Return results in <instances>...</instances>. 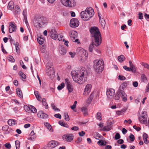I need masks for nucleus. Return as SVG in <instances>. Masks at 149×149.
I'll return each mask as SVG.
<instances>
[{
    "mask_svg": "<svg viewBox=\"0 0 149 149\" xmlns=\"http://www.w3.org/2000/svg\"><path fill=\"white\" fill-rule=\"evenodd\" d=\"M90 31L91 36L94 39V41L90 45L89 47V52H91L93 51L94 45L96 46H99L101 43L102 39L100 32L97 27L93 26L91 27Z\"/></svg>",
    "mask_w": 149,
    "mask_h": 149,
    "instance_id": "obj_1",
    "label": "nucleus"
},
{
    "mask_svg": "<svg viewBox=\"0 0 149 149\" xmlns=\"http://www.w3.org/2000/svg\"><path fill=\"white\" fill-rule=\"evenodd\" d=\"M87 72L85 68L76 70L73 73L72 76L73 80L79 84L84 83L86 80Z\"/></svg>",
    "mask_w": 149,
    "mask_h": 149,
    "instance_id": "obj_2",
    "label": "nucleus"
},
{
    "mask_svg": "<svg viewBox=\"0 0 149 149\" xmlns=\"http://www.w3.org/2000/svg\"><path fill=\"white\" fill-rule=\"evenodd\" d=\"M94 14L93 9L91 7L87 8L84 11H82L80 14L81 17L84 20H88Z\"/></svg>",
    "mask_w": 149,
    "mask_h": 149,
    "instance_id": "obj_3",
    "label": "nucleus"
},
{
    "mask_svg": "<svg viewBox=\"0 0 149 149\" xmlns=\"http://www.w3.org/2000/svg\"><path fill=\"white\" fill-rule=\"evenodd\" d=\"M104 67L103 60L101 59L96 60L94 62V68L95 71L97 73H100L103 70Z\"/></svg>",
    "mask_w": 149,
    "mask_h": 149,
    "instance_id": "obj_4",
    "label": "nucleus"
},
{
    "mask_svg": "<svg viewBox=\"0 0 149 149\" xmlns=\"http://www.w3.org/2000/svg\"><path fill=\"white\" fill-rule=\"evenodd\" d=\"M45 23V21L43 17L35 18L33 21V24L36 27H41Z\"/></svg>",
    "mask_w": 149,
    "mask_h": 149,
    "instance_id": "obj_5",
    "label": "nucleus"
},
{
    "mask_svg": "<svg viewBox=\"0 0 149 149\" xmlns=\"http://www.w3.org/2000/svg\"><path fill=\"white\" fill-rule=\"evenodd\" d=\"M77 52L79 56L81 58V60L83 61L86 60L88 56V53L86 51L82 48H79L78 49Z\"/></svg>",
    "mask_w": 149,
    "mask_h": 149,
    "instance_id": "obj_6",
    "label": "nucleus"
},
{
    "mask_svg": "<svg viewBox=\"0 0 149 149\" xmlns=\"http://www.w3.org/2000/svg\"><path fill=\"white\" fill-rule=\"evenodd\" d=\"M62 4L65 7L71 8L75 6V0H60Z\"/></svg>",
    "mask_w": 149,
    "mask_h": 149,
    "instance_id": "obj_7",
    "label": "nucleus"
},
{
    "mask_svg": "<svg viewBox=\"0 0 149 149\" xmlns=\"http://www.w3.org/2000/svg\"><path fill=\"white\" fill-rule=\"evenodd\" d=\"M53 63L51 61H49L47 64L46 72L48 74L49 76L53 75L54 73V71L53 69Z\"/></svg>",
    "mask_w": 149,
    "mask_h": 149,
    "instance_id": "obj_8",
    "label": "nucleus"
},
{
    "mask_svg": "<svg viewBox=\"0 0 149 149\" xmlns=\"http://www.w3.org/2000/svg\"><path fill=\"white\" fill-rule=\"evenodd\" d=\"M49 31L51 33V37L52 38L55 40L58 39L59 41L62 40L63 36L60 35H57V32L54 29H52Z\"/></svg>",
    "mask_w": 149,
    "mask_h": 149,
    "instance_id": "obj_9",
    "label": "nucleus"
},
{
    "mask_svg": "<svg viewBox=\"0 0 149 149\" xmlns=\"http://www.w3.org/2000/svg\"><path fill=\"white\" fill-rule=\"evenodd\" d=\"M139 120L141 123L146 124L147 123V112L143 111L141 116L139 118Z\"/></svg>",
    "mask_w": 149,
    "mask_h": 149,
    "instance_id": "obj_10",
    "label": "nucleus"
},
{
    "mask_svg": "<svg viewBox=\"0 0 149 149\" xmlns=\"http://www.w3.org/2000/svg\"><path fill=\"white\" fill-rule=\"evenodd\" d=\"M79 20L76 18H72L70 20V25L73 28L77 27L79 25Z\"/></svg>",
    "mask_w": 149,
    "mask_h": 149,
    "instance_id": "obj_11",
    "label": "nucleus"
},
{
    "mask_svg": "<svg viewBox=\"0 0 149 149\" xmlns=\"http://www.w3.org/2000/svg\"><path fill=\"white\" fill-rule=\"evenodd\" d=\"M65 83L69 93L72 92L73 90V87L68 79H65Z\"/></svg>",
    "mask_w": 149,
    "mask_h": 149,
    "instance_id": "obj_12",
    "label": "nucleus"
},
{
    "mask_svg": "<svg viewBox=\"0 0 149 149\" xmlns=\"http://www.w3.org/2000/svg\"><path fill=\"white\" fill-rule=\"evenodd\" d=\"M115 93V90L112 88L108 89L106 91V94L108 97L109 98H111L114 95Z\"/></svg>",
    "mask_w": 149,
    "mask_h": 149,
    "instance_id": "obj_13",
    "label": "nucleus"
},
{
    "mask_svg": "<svg viewBox=\"0 0 149 149\" xmlns=\"http://www.w3.org/2000/svg\"><path fill=\"white\" fill-rule=\"evenodd\" d=\"M63 138L64 140L68 142H71L73 139V136L72 134H67L63 135Z\"/></svg>",
    "mask_w": 149,
    "mask_h": 149,
    "instance_id": "obj_14",
    "label": "nucleus"
},
{
    "mask_svg": "<svg viewBox=\"0 0 149 149\" xmlns=\"http://www.w3.org/2000/svg\"><path fill=\"white\" fill-rule=\"evenodd\" d=\"M92 86L91 84H87L86 86L84 89L83 95L85 96L88 95L90 92L91 90Z\"/></svg>",
    "mask_w": 149,
    "mask_h": 149,
    "instance_id": "obj_15",
    "label": "nucleus"
},
{
    "mask_svg": "<svg viewBox=\"0 0 149 149\" xmlns=\"http://www.w3.org/2000/svg\"><path fill=\"white\" fill-rule=\"evenodd\" d=\"M9 32L10 33H12L13 32L16 31L17 26L15 24L11 22L9 24Z\"/></svg>",
    "mask_w": 149,
    "mask_h": 149,
    "instance_id": "obj_16",
    "label": "nucleus"
},
{
    "mask_svg": "<svg viewBox=\"0 0 149 149\" xmlns=\"http://www.w3.org/2000/svg\"><path fill=\"white\" fill-rule=\"evenodd\" d=\"M37 115L39 118H42L45 119L47 118L48 117V115L44 113L42 111H39Z\"/></svg>",
    "mask_w": 149,
    "mask_h": 149,
    "instance_id": "obj_17",
    "label": "nucleus"
},
{
    "mask_svg": "<svg viewBox=\"0 0 149 149\" xmlns=\"http://www.w3.org/2000/svg\"><path fill=\"white\" fill-rule=\"evenodd\" d=\"M58 145V142L52 140L50 141L48 144V146L51 148H55Z\"/></svg>",
    "mask_w": 149,
    "mask_h": 149,
    "instance_id": "obj_18",
    "label": "nucleus"
},
{
    "mask_svg": "<svg viewBox=\"0 0 149 149\" xmlns=\"http://www.w3.org/2000/svg\"><path fill=\"white\" fill-rule=\"evenodd\" d=\"M16 92L17 95L20 98L23 97V95L22 91L19 88H17L16 89Z\"/></svg>",
    "mask_w": 149,
    "mask_h": 149,
    "instance_id": "obj_19",
    "label": "nucleus"
},
{
    "mask_svg": "<svg viewBox=\"0 0 149 149\" xmlns=\"http://www.w3.org/2000/svg\"><path fill=\"white\" fill-rule=\"evenodd\" d=\"M14 8V2L13 1H10L8 3V9L12 10Z\"/></svg>",
    "mask_w": 149,
    "mask_h": 149,
    "instance_id": "obj_20",
    "label": "nucleus"
},
{
    "mask_svg": "<svg viewBox=\"0 0 149 149\" xmlns=\"http://www.w3.org/2000/svg\"><path fill=\"white\" fill-rule=\"evenodd\" d=\"M148 135L146 133H144L143 135V139L144 143L146 144H147L149 143V141L147 140Z\"/></svg>",
    "mask_w": 149,
    "mask_h": 149,
    "instance_id": "obj_21",
    "label": "nucleus"
},
{
    "mask_svg": "<svg viewBox=\"0 0 149 149\" xmlns=\"http://www.w3.org/2000/svg\"><path fill=\"white\" fill-rule=\"evenodd\" d=\"M59 52L61 55H64L66 52V49L62 46H61L59 48Z\"/></svg>",
    "mask_w": 149,
    "mask_h": 149,
    "instance_id": "obj_22",
    "label": "nucleus"
},
{
    "mask_svg": "<svg viewBox=\"0 0 149 149\" xmlns=\"http://www.w3.org/2000/svg\"><path fill=\"white\" fill-rule=\"evenodd\" d=\"M45 125L46 126L47 129L50 132H53V130H52V127L49 123L45 122L44 123Z\"/></svg>",
    "mask_w": 149,
    "mask_h": 149,
    "instance_id": "obj_23",
    "label": "nucleus"
},
{
    "mask_svg": "<svg viewBox=\"0 0 149 149\" xmlns=\"http://www.w3.org/2000/svg\"><path fill=\"white\" fill-rule=\"evenodd\" d=\"M8 123L9 125L12 126L16 124V121L15 120L12 119H10L8 121Z\"/></svg>",
    "mask_w": 149,
    "mask_h": 149,
    "instance_id": "obj_24",
    "label": "nucleus"
},
{
    "mask_svg": "<svg viewBox=\"0 0 149 149\" xmlns=\"http://www.w3.org/2000/svg\"><path fill=\"white\" fill-rule=\"evenodd\" d=\"M81 111L84 116L88 115V109L86 107H82L81 108Z\"/></svg>",
    "mask_w": 149,
    "mask_h": 149,
    "instance_id": "obj_25",
    "label": "nucleus"
},
{
    "mask_svg": "<svg viewBox=\"0 0 149 149\" xmlns=\"http://www.w3.org/2000/svg\"><path fill=\"white\" fill-rule=\"evenodd\" d=\"M118 59L120 62L122 63L125 60V58L123 55H121L118 57Z\"/></svg>",
    "mask_w": 149,
    "mask_h": 149,
    "instance_id": "obj_26",
    "label": "nucleus"
},
{
    "mask_svg": "<svg viewBox=\"0 0 149 149\" xmlns=\"http://www.w3.org/2000/svg\"><path fill=\"white\" fill-rule=\"evenodd\" d=\"M112 126L111 125L104 126L103 128V130L104 131H109L111 129Z\"/></svg>",
    "mask_w": 149,
    "mask_h": 149,
    "instance_id": "obj_27",
    "label": "nucleus"
},
{
    "mask_svg": "<svg viewBox=\"0 0 149 149\" xmlns=\"http://www.w3.org/2000/svg\"><path fill=\"white\" fill-rule=\"evenodd\" d=\"M129 65L130 67L132 68L134 71L135 72H136V69L135 67L131 61L130 60L129 61Z\"/></svg>",
    "mask_w": 149,
    "mask_h": 149,
    "instance_id": "obj_28",
    "label": "nucleus"
},
{
    "mask_svg": "<svg viewBox=\"0 0 149 149\" xmlns=\"http://www.w3.org/2000/svg\"><path fill=\"white\" fill-rule=\"evenodd\" d=\"M123 68L124 69L127 71H131L134 73H135L136 72L134 71L133 70L132 68H131L130 67H127L126 65H124L123 67Z\"/></svg>",
    "mask_w": 149,
    "mask_h": 149,
    "instance_id": "obj_29",
    "label": "nucleus"
},
{
    "mask_svg": "<svg viewBox=\"0 0 149 149\" xmlns=\"http://www.w3.org/2000/svg\"><path fill=\"white\" fill-rule=\"evenodd\" d=\"M30 109V112H31L33 113H36L37 112V109L33 106L30 105L29 106Z\"/></svg>",
    "mask_w": 149,
    "mask_h": 149,
    "instance_id": "obj_30",
    "label": "nucleus"
},
{
    "mask_svg": "<svg viewBox=\"0 0 149 149\" xmlns=\"http://www.w3.org/2000/svg\"><path fill=\"white\" fill-rule=\"evenodd\" d=\"M100 22L102 26L104 28L106 24L105 21L104 19L103 18L100 20Z\"/></svg>",
    "mask_w": 149,
    "mask_h": 149,
    "instance_id": "obj_31",
    "label": "nucleus"
},
{
    "mask_svg": "<svg viewBox=\"0 0 149 149\" xmlns=\"http://www.w3.org/2000/svg\"><path fill=\"white\" fill-rule=\"evenodd\" d=\"M96 117L97 120H101L102 118L101 113L100 112H98L96 115Z\"/></svg>",
    "mask_w": 149,
    "mask_h": 149,
    "instance_id": "obj_32",
    "label": "nucleus"
},
{
    "mask_svg": "<svg viewBox=\"0 0 149 149\" xmlns=\"http://www.w3.org/2000/svg\"><path fill=\"white\" fill-rule=\"evenodd\" d=\"M42 102L43 105L45 106V108L46 109H48V106L46 102V99L45 98L43 99L42 100Z\"/></svg>",
    "mask_w": 149,
    "mask_h": 149,
    "instance_id": "obj_33",
    "label": "nucleus"
},
{
    "mask_svg": "<svg viewBox=\"0 0 149 149\" xmlns=\"http://www.w3.org/2000/svg\"><path fill=\"white\" fill-rule=\"evenodd\" d=\"M59 123L60 125L65 127H68V125L64 121H60L59 122Z\"/></svg>",
    "mask_w": 149,
    "mask_h": 149,
    "instance_id": "obj_34",
    "label": "nucleus"
},
{
    "mask_svg": "<svg viewBox=\"0 0 149 149\" xmlns=\"http://www.w3.org/2000/svg\"><path fill=\"white\" fill-rule=\"evenodd\" d=\"M141 65L144 68L149 70V65L148 63L146 62H142Z\"/></svg>",
    "mask_w": 149,
    "mask_h": 149,
    "instance_id": "obj_35",
    "label": "nucleus"
},
{
    "mask_svg": "<svg viewBox=\"0 0 149 149\" xmlns=\"http://www.w3.org/2000/svg\"><path fill=\"white\" fill-rule=\"evenodd\" d=\"M37 40L39 44L41 45L43 43L44 41V39L40 37H39L38 38Z\"/></svg>",
    "mask_w": 149,
    "mask_h": 149,
    "instance_id": "obj_36",
    "label": "nucleus"
},
{
    "mask_svg": "<svg viewBox=\"0 0 149 149\" xmlns=\"http://www.w3.org/2000/svg\"><path fill=\"white\" fill-rule=\"evenodd\" d=\"M127 84L126 82H124L122 83L120 86L119 89H124L127 86Z\"/></svg>",
    "mask_w": 149,
    "mask_h": 149,
    "instance_id": "obj_37",
    "label": "nucleus"
},
{
    "mask_svg": "<svg viewBox=\"0 0 149 149\" xmlns=\"http://www.w3.org/2000/svg\"><path fill=\"white\" fill-rule=\"evenodd\" d=\"M51 107L55 111H59L60 110L56 107L55 106L54 103H52L51 104Z\"/></svg>",
    "mask_w": 149,
    "mask_h": 149,
    "instance_id": "obj_38",
    "label": "nucleus"
},
{
    "mask_svg": "<svg viewBox=\"0 0 149 149\" xmlns=\"http://www.w3.org/2000/svg\"><path fill=\"white\" fill-rule=\"evenodd\" d=\"M118 93H119L121 97H122L123 96H124L126 94L123 90L120 89H119L118 90Z\"/></svg>",
    "mask_w": 149,
    "mask_h": 149,
    "instance_id": "obj_39",
    "label": "nucleus"
},
{
    "mask_svg": "<svg viewBox=\"0 0 149 149\" xmlns=\"http://www.w3.org/2000/svg\"><path fill=\"white\" fill-rule=\"evenodd\" d=\"M141 78L143 82H145L147 81V78L144 74H142L141 75Z\"/></svg>",
    "mask_w": 149,
    "mask_h": 149,
    "instance_id": "obj_40",
    "label": "nucleus"
},
{
    "mask_svg": "<svg viewBox=\"0 0 149 149\" xmlns=\"http://www.w3.org/2000/svg\"><path fill=\"white\" fill-rule=\"evenodd\" d=\"M120 94L119 93H118V91L116 93L115 96L114 97V98L115 100H119L120 99Z\"/></svg>",
    "mask_w": 149,
    "mask_h": 149,
    "instance_id": "obj_41",
    "label": "nucleus"
},
{
    "mask_svg": "<svg viewBox=\"0 0 149 149\" xmlns=\"http://www.w3.org/2000/svg\"><path fill=\"white\" fill-rule=\"evenodd\" d=\"M16 148V149H19L20 146V143L18 140H16L15 141Z\"/></svg>",
    "mask_w": 149,
    "mask_h": 149,
    "instance_id": "obj_42",
    "label": "nucleus"
},
{
    "mask_svg": "<svg viewBox=\"0 0 149 149\" xmlns=\"http://www.w3.org/2000/svg\"><path fill=\"white\" fill-rule=\"evenodd\" d=\"M65 86V84L63 82L60 85L58 86L57 89L59 90H61Z\"/></svg>",
    "mask_w": 149,
    "mask_h": 149,
    "instance_id": "obj_43",
    "label": "nucleus"
},
{
    "mask_svg": "<svg viewBox=\"0 0 149 149\" xmlns=\"http://www.w3.org/2000/svg\"><path fill=\"white\" fill-rule=\"evenodd\" d=\"M65 120L66 121H68L70 120V118L69 115L67 112H65L64 113Z\"/></svg>",
    "mask_w": 149,
    "mask_h": 149,
    "instance_id": "obj_44",
    "label": "nucleus"
},
{
    "mask_svg": "<svg viewBox=\"0 0 149 149\" xmlns=\"http://www.w3.org/2000/svg\"><path fill=\"white\" fill-rule=\"evenodd\" d=\"M19 74L20 77L24 79H25L26 78V75L22 71H19Z\"/></svg>",
    "mask_w": 149,
    "mask_h": 149,
    "instance_id": "obj_45",
    "label": "nucleus"
},
{
    "mask_svg": "<svg viewBox=\"0 0 149 149\" xmlns=\"http://www.w3.org/2000/svg\"><path fill=\"white\" fill-rule=\"evenodd\" d=\"M16 13L17 14H19L20 12V9L19 6L18 5H16L15 6Z\"/></svg>",
    "mask_w": 149,
    "mask_h": 149,
    "instance_id": "obj_46",
    "label": "nucleus"
},
{
    "mask_svg": "<svg viewBox=\"0 0 149 149\" xmlns=\"http://www.w3.org/2000/svg\"><path fill=\"white\" fill-rule=\"evenodd\" d=\"M129 137L131 141L133 142L134 141L135 139V137L134 136L133 134H130L129 136Z\"/></svg>",
    "mask_w": 149,
    "mask_h": 149,
    "instance_id": "obj_47",
    "label": "nucleus"
},
{
    "mask_svg": "<svg viewBox=\"0 0 149 149\" xmlns=\"http://www.w3.org/2000/svg\"><path fill=\"white\" fill-rule=\"evenodd\" d=\"M15 45L16 51L17 52H19V45L18 42H16Z\"/></svg>",
    "mask_w": 149,
    "mask_h": 149,
    "instance_id": "obj_48",
    "label": "nucleus"
},
{
    "mask_svg": "<svg viewBox=\"0 0 149 149\" xmlns=\"http://www.w3.org/2000/svg\"><path fill=\"white\" fill-rule=\"evenodd\" d=\"M69 34H70V36H72L73 37L74 36H75L74 35H77V32H76L75 31H73L70 32L69 33Z\"/></svg>",
    "mask_w": 149,
    "mask_h": 149,
    "instance_id": "obj_49",
    "label": "nucleus"
},
{
    "mask_svg": "<svg viewBox=\"0 0 149 149\" xmlns=\"http://www.w3.org/2000/svg\"><path fill=\"white\" fill-rule=\"evenodd\" d=\"M120 138V136L118 133H117L115 136V138L116 139H118Z\"/></svg>",
    "mask_w": 149,
    "mask_h": 149,
    "instance_id": "obj_50",
    "label": "nucleus"
},
{
    "mask_svg": "<svg viewBox=\"0 0 149 149\" xmlns=\"http://www.w3.org/2000/svg\"><path fill=\"white\" fill-rule=\"evenodd\" d=\"M77 103V102L76 101H75L74 102L73 104L71 106L70 108L73 110L76 107V106Z\"/></svg>",
    "mask_w": 149,
    "mask_h": 149,
    "instance_id": "obj_51",
    "label": "nucleus"
},
{
    "mask_svg": "<svg viewBox=\"0 0 149 149\" xmlns=\"http://www.w3.org/2000/svg\"><path fill=\"white\" fill-rule=\"evenodd\" d=\"M24 108L26 111L29 112H30L29 106L28 107L27 106H24Z\"/></svg>",
    "mask_w": 149,
    "mask_h": 149,
    "instance_id": "obj_52",
    "label": "nucleus"
},
{
    "mask_svg": "<svg viewBox=\"0 0 149 149\" xmlns=\"http://www.w3.org/2000/svg\"><path fill=\"white\" fill-rule=\"evenodd\" d=\"M5 146L8 148L10 149L11 148V146L10 143H7L4 145Z\"/></svg>",
    "mask_w": 149,
    "mask_h": 149,
    "instance_id": "obj_53",
    "label": "nucleus"
},
{
    "mask_svg": "<svg viewBox=\"0 0 149 149\" xmlns=\"http://www.w3.org/2000/svg\"><path fill=\"white\" fill-rule=\"evenodd\" d=\"M101 137V135L98 133H97L95 135V138L97 139H99Z\"/></svg>",
    "mask_w": 149,
    "mask_h": 149,
    "instance_id": "obj_54",
    "label": "nucleus"
},
{
    "mask_svg": "<svg viewBox=\"0 0 149 149\" xmlns=\"http://www.w3.org/2000/svg\"><path fill=\"white\" fill-rule=\"evenodd\" d=\"M94 94L93 93H91L90 94V96L88 98V100H90V101L91 102L92 100L93 97H94Z\"/></svg>",
    "mask_w": 149,
    "mask_h": 149,
    "instance_id": "obj_55",
    "label": "nucleus"
},
{
    "mask_svg": "<svg viewBox=\"0 0 149 149\" xmlns=\"http://www.w3.org/2000/svg\"><path fill=\"white\" fill-rule=\"evenodd\" d=\"M8 60L9 61H10L12 62H14L15 61V59L12 56H10L9 57V58L8 59Z\"/></svg>",
    "mask_w": 149,
    "mask_h": 149,
    "instance_id": "obj_56",
    "label": "nucleus"
},
{
    "mask_svg": "<svg viewBox=\"0 0 149 149\" xmlns=\"http://www.w3.org/2000/svg\"><path fill=\"white\" fill-rule=\"evenodd\" d=\"M97 143L101 146H104V141L103 140H101L99 141H98Z\"/></svg>",
    "mask_w": 149,
    "mask_h": 149,
    "instance_id": "obj_57",
    "label": "nucleus"
},
{
    "mask_svg": "<svg viewBox=\"0 0 149 149\" xmlns=\"http://www.w3.org/2000/svg\"><path fill=\"white\" fill-rule=\"evenodd\" d=\"M123 110L118 111H116V114L118 115H120L123 114Z\"/></svg>",
    "mask_w": 149,
    "mask_h": 149,
    "instance_id": "obj_58",
    "label": "nucleus"
},
{
    "mask_svg": "<svg viewBox=\"0 0 149 149\" xmlns=\"http://www.w3.org/2000/svg\"><path fill=\"white\" fill-rule=\"evenodd\" d=\"M123 99V101H126L127 99V95L126 94L124 96H123L122 97H121Z\"/></svg>",
    "mask_w": 149,
    "mask_h": 149,
    "instance_id": "obj_59",
    "label": "nucleus"
},
{
    "mask_svg": "<svg viewBox=\"0 0 149 149\" xmlns=\"http://www.w3.org/2000/svg\"><path fill=\"white\" fill-rule=\"evenodd\" d=\"M126 78L123 76L119 75V79L120 80H125Z\"/></svg>",
    "mask_w": 149,
    "mask_h": 149,
    "instance_id": "obj_60",
    "label": "nucleus"
},
{
    "mask_svg": "<svg viewBox=\"0 0 149 149\" xmlns=\"http://www.w3.org/2000/svg\"><path fill=\"white\" fill-rule=\"evenodd\" d=\"M69 54L71 56L72 58H73L75 56L76 53L75 52H70L69 53Z\"/></svg>",
    "mask_w": 149,
    "mask_h": 149,
    "instance_id": "obj_61",
    "label": "nucleus"
},
{
    "mask_svg": "<svg viewBox=\"0 0 149 149\" xmlns=\"http://www.w3.org/2000/svg\"><path fill=\"white\" fill-rule=\"evenodd\" d=\"M82 141V138L81 137H79L77 138V140L76 141V143H80Z\"/></svg>",
    "mask_w": 149,
    "mask_h": 149,
    "instance_id": "obj_62",
    "label": "nucleus"
},
{
    "mask_svg": "<svg viewBox=\"0 0 149 149\" xmlns=\"http://www.w3.org/2000/svg\"><path fill=\"white\" fill-rule=\"evenodd\" d=\"M54 116L56 118L61 119V115L59 113L56 114L54 115Z\"/></svg>",
    "mask_w": 149,
    "mask_h": 149,
    "instance_id": "obj_63",
    "label": "nucleus"
},
{
    "mask_svg": "<svg viewBox=\"0 0 149 149\" xmlns=\"http://www.w3.org/2000/svg\"><path fill=\"white\" fill-rule=\"evenodd\" d=\"M124 141L122 139H120L118 140L117 142L119 144H122L124 143Z\"/></svg>",
    "mask_w": 149,
    "mask_h": 149,
    "instance_id": "obj_64",
    "label": "nucleus"
}]
</instances>
